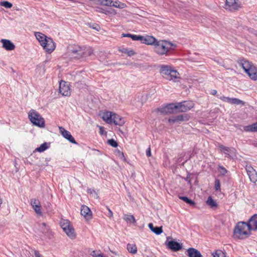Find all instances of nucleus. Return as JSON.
Instances as JSON below:
<instances>
[{
	"instance_id": "48",
	"label": "nucleus",
	"mask_w": 257,
	"mask_h": 257,
	"mask_svg": "<svg viewBox=\"0 0 257 257\" xmlns=\"http://www.w3.org/2000/svg\"><path fill=\"white\" fill-rule=\"evenodd\" d=\"M221 100H222L223 101L227 102L228 103H229L230 99V98L229 97H225V96H221L219 98Z\"/></svg>"
},
{
	"instance_id": "36",
	"label": "nucleus",
	"mask_w": 257,
	"mask_h": 257,
	"mask_svg": "<svg viewBox=\"0 0 257 257\" xmlns=\"http://www.w3.org/2000/svg\"><path fill=\"white\" fill-rule=\"evenodd\" d=\"M88 193L91 195V197L94 198H98V196L96 192L94 189H88L87 190Z\"/></svg>"
},
{
	"instance_id": "42",
	"label": "nucleus",
	"mask_w": 257,
	"mask_h": 257,
	"mask_svg": "<svg viewBox=\"0 0 257 257\" xmlns=\"http://www.w3.org/2000/svg\"><path fill=\"white\" fill-rule=\"evenodd\" d=\"M219 171L222 175H224L227 172V170L222 166L219 165Z\"/></svg>"
},
{
	"instance_id": "27",
	"label": "nucleus",
	"mask_w": 257,
	"mask_h": 257,
	"mask_svg": "<svg viewBox=\"0 0 257 257\" xmlns=\"http://www.w3.org/2000/svg\"><path fill=\"white\" fill-rule=\"evenodd\" d=\"M229 103H230L232 104H237V105H238V104L244 105V102L243 101H242L238 98H230V101H229Z\"/></svg>"
},
{
	"instance_id": "53",
	"label": "nucleus",
	"mask_w": 257,
	"mask_h": 257,
	"mask_svg": "<svg viewBox=\"0 0 257 257\" xmlns=\"http://www.w3.org/2000/svg\"><path fill=\"white\" fill-rule=\"evenodd\" d=\"M210 93L211 95H215L217 94V91L214 89L211 90Z\"/></svg>"
},
{
	"instance_id": "55",
	"label": "nucleus",
	"mask_w": 257,
	"mask_h": 257,
	"mask_svg": "<svg viewBox=\"0 0 257 257\" xmlns=\"http://www.w3.org/2000/svg\"><path fill=\"white\" fill-rule=\"evenodd\" d=\"M98 28H99V26L96 25L95 26L92 27V28L95 30H98Z\"/></svg>"
},
{
	"instance_id": "30",
	"label": "nucleus",
	"mask_w": 257,
	"mask_h": 257,
	"mask_svg": "<svg viewBox=\"0 0 257 257\" xmlns=\"http://www.w3.org/2000/svg\"><path fill=\"white\" fill-rule=\"evenodd\" d=\"M207 204L211 206V207H216L217 203L215 202V201L211 198V197H209L206 201Z\"/></svg>"
},
{
	"instance_id": "49",
	"label": "nucleus",
	"mask_w": 257,
	"mask_h": 257,
	"mask_svg": "<svg viewBox=\"0 0 257 257\" xmlns=\"http://www.w3.org/2000/svg\"><path fill=\"white\" fill-rule=\"evenodd\" d=\"M146 155L147 157H150L151 156V148L149 147L146 151Z\"/></svg>"
},
{
	"instance_id": "38",
	"label": "nucleus",
	"mask_w": 257,
	"mask_h": 257,
	"mask_svg": "<svg viewBox=\"0 0 257 257\" xmlns=\"http://www.w3.org/2000/svg\"><path fill=\"white\" fill-rule=\"evenodd\" d=\"M0 5L8 9H10L13 6L12 4L8 1H4L1 2Z\"/></svg>"
},
{
	"instance_id": "18",
	"label": "nucleus",
	"mask_w": 257,
	"mask_h": 257,
	"mask_svg": "<svg viewBox=\"0 0 257 257\" xmlns=\"http://www.w3.org/2000/svg\"><path fill=\"white\" fill-rule=\"evenodd\" d=\"M125 121L124 119L119 115L113 113L112 116V123L115 125L121 126L124 124Z\"/></svg>"
},
{
	"instance_id": "33",
	"label": "nucleus",
	"mask_w": 257,
	"mask_h": 257,
	"mask_svg": "<svg viewBox=\"0 0 257 257\" xmlns=\"http://www.w3.org/2000/svg\"><path fill=\"white\" fill-rule=\"evenodd\" d=\"M121 52L127 54L128 56H132L135 54V53L133 50H128L127 48H122L121 50Z\"/></svg>"
},
{
	"instance_id": "14",
	"label": "nucleus",
	"mask_w": 257,
	"mask_h": 257,
	"mask_svg": "<svg viewBox=\"0 0 257 257\" xmlns=\"http://www.w3.org/2000/svg\"><path fill=\"white\" fill-rule=\"evenodd\" d=\"M80 213L87 220H89L92 218V212L90 209L85 205L81 206Z\"/></svg>"
},
{
	"instance_id": "9",
	"label": "nucleus",
	"mask_w": 257,
	"mask_h": 257,
	"mask_svg": "<svg viewBox=\"0 0 257 257\" xmlns=\"http://www.w3.org/2000/svg\"><path fill=\"white\" fill-rule=\"evenodd\" d=\"M176 109H178L177 105L174 103H170L164 107L157 108V110L158 111L164 114L173 113Z\"/></svg>"
},
{
	"instance_id": "28",
	"label": "nucleus",
	"mask_w": 257,
	"mask_h": 257,
	"mask_svg": "<svg viewBox=\"0 0 257 257\" xmlns=\"http://www.w3.org/2000/svg\"><path fill=\"white\" fill-rule=\"evenodd\" d=\"M218 147L220 150L223 151L224 153L225 154H226L228 156H230L229 153H230L231 151V149H230L227 147H225L224 146H223L222 145H219Z\"/></svg>"
},
{
	"instance_id": "58",
	"label": "nucleus",
	"mask_w": 257,
	"mask_h": 257,
	"mask_svg": "<svg viewBox=\"0 0 257 257\" xmlns=\"http://www.w3.org/2000/svg\"><path fill=\"white\" fill-rule=\"evenodd\" d=\"M170 238H171V237H170V236H168V237H167V241H168L169 239H170Z\"/></svg>"
},
{
	"instance_id": "29",
	"label": "nucleus",
	"mask_w": 257,
	"mask_h": 257,
	"mask_svg": "<svg viewBox=\"0 0 257 257\" xmlns=\"http://www.w3.org/2000/svg\"><path fill=\"white\" fill-rule=\"evenodd\" d=\"M111 7H113L115 8H117L119 9H123L125 8V5L123 3H120L118 1H112V3L111 4Z\"/></svg>"
},
{
	"instance_id": "35",
	"label": "nucleus",
	"mask_w": 257,
	"mask_h": 257,
	"mask_svg": "<svg viewBox=\"0 0 257 257\" xmlns=\"http://www.w3.org/2000/svg\"><path fill=\"white\" fill-rule=\"evenodd\" d=\"M48 148L47 144L46 143H43L39 147L36 149V151L39 152H43Z\"/></svg>"
},
{
	"instance_id": "45",
	"label": "nucleus",
	"mask_w": 257,
	"mask_h": 257,
	"mask_svg": "<svg viewBox=\"0 0 257 257\" xmlns=\"http://www.w3.org/2000/svg\"><path fill=\"white\" fill-rule=\"evenodd\" d=\"M40 204H40V201L38 200H37L36 199H31V205L32 206V207H34L37 205H40Z\"/></svg>"
},
{
	"instance_id": "19",
	"label": "nucleus",
	"mask_w": 257,
	"mask_h": 257,
	"mask_svg": "<svg viewBox=\"0 0 257 257\" xmlns=\"http://www.w3.org/2000/svg\"><path fill=\"white\" fill-rule=\"evenodd\" d=\"M113 113L111 111H105L103 112L102 118L107 123H112V116Z\"/></svg>"
},
{
	"instance_id": "56",
	"label": "nucleus",
	"mask_w": 257,
	"mask_h": 257,
	"mask_svg": "<svg viewBox=\"0 0 257 257\" xmlns=\"http://www.w3.org/2000/svg\"><path fill=\"white\" fill-rule=\"evenodd\" d=\"M189 175H190L189 174L188 175L187 177H186V181H188V178H189Z\"/></svg>"
},
{
	"instance_id": "12",
	"label": "nucleus",
	"mask_w": 257,
	"mask_h": 257,
	"mask_svg": "<svg viewBox=\"0 0 257 257\" xmlns=\"http://www.w3.org/2000/svg\"><path fill=\"white\" fill-rule=\"evenodd\" d=\"M189 119V116L187 114H183L176 116H173L168 119V122L170 124H173L176 122H180L183 121H187Z\"/></svg>"
},
{
	"instance_id": "15",
	"label": "nucleus",
	"mask_w": 257,
	"mask_h": 257,
	"mask_svg": "<svg viewBox=\"0 0 257 257\" xmlns=\"http://www.w3.org/2000/svg\"><path fill=\"white\" fill-rule=\"evenodd\" d=\"M166 244L169 248L174 251H179L182 247L179 242L175 240L168 241L166 242Z\"/></svg>"
},
{
	"instance_id": "43",
	"label": "nucleus",
	"mask_w": 257,
	"mask_h": 257,
	"mask_svg": "<svg viewBox=\"0 0 257 257\" xmlns=\"http://www.w3.org/2000/svg\"><path fill=\"white\" fill-rule=\"evenodd\" d=\"M215 189L216 191L220 190V182L219 179H216L215 181Z\"/></svg>"
},
{
	"instance_id": "10",
	"label": "nucleus",
	"mask_w": 257,
	"mask_h": 257,
	"mask_svg": "<svg viewBox=\"0 0 257 257\" xmlns=\"http://www.w3.org/2000/svg\"><path fill=\"white\" fill-rule=\"evenodd\" d=\"M179 111L186 112L194 106V103L191 101H185L176 104Z\"/></svg>"
},
{
	"instance_id": "57",
	"label": "nucleus",
	"mask_w": 257,
	"mask_h": 257,
	"mask_svg": "<svg viewBox=\"0 0 257 257\" xmlns=\"http://www.w3.org/2000/svg\"><path fill=\"white\" fill-rule=\"evenodd\" d=\"M253 145H254L255 147H257V142H256V143H253Z\"/></svg>"
},
{
	"instance_id": "52",
	"label": "nucleus",
	"mask_w": 257,
	"mask_h": 257,
	"mask_svg": "<svg viewBox=\"0 0 257 257\" xmlns=\"http://www.w3.org/2000/svg\"><path fill=\"white\" fill-rule=\"evenodd\" d=\"M34 254L35 257H41V255L40 254L39 252L37 250L35 251Z\"/></svg>"
},
{
	"instance_id": "13",
	"label": "nucleus",
	"mask_w": 257,
	"mask_h": 257,
	"mask_svg": "<svg viewBox=\"0 0 257 257\" xmlns=\"http://www.w3.org/2000/svg\"><path fill=\"white\" fill-rule=\"evenodd\" d=\"M59 128L60 132L64 138L68 140L71 143L74 144H77L69 132L65 130L62 126H59Z\"/></svg>"
},
{
	"instance_id": "51",
	"label": "nucleus",
	"mask_w": 257,
	"mask_h": 257,
	"mask_svg": "<svg viewBox=\"0 0 257 257\" xmlns=\"http://www.w3.org/2000/svg\"><path fill=\"white\" fill-rule=\"evenodd\" d=\"M133 36V34H122V37H130L132 39V36Z\"/></svg>"
},
{
	"instance_id": "41",
	"label": "nucleus",
	"mask_w": 257,
	"mask_h": 257,
	"mask_svg": "<svg viewBox=\"0 0 257 257\" xmlns=\"http://www.w3.org/2000/svg\"><path fill=\"white\" fill-rule=\"evenodd\" d=\"M112 1L111 0H101V3L104 6L111 7Z\"/></svg>"
},
{
	"instance_id": "50",
	"label": "nucleus",
	"mask_w": 257,
	"mask_h": 257,
	"mask_svg": "<svg viewBox=\"0 0 257 257\" xmlns=\"http://www.w3.org/2000/svg\"><path fill=\"white\" fill-rule=\"evenodd\" d=\"M107 209L108 210V213L107 216L108 217H109L110 218L112 217L113 213H112V211L108 208H107Z\"/></svg>"
},
{
	"instance_id": "46",
	"label": "nucleus",
	"mask_w": 257,
	"mask_h": 257,
	"mask_svg": "<svg viewBox=\"0 0 257 257\" xmlns=\"http://www.w3.org/2000/svg\"><path fill=\"white\" fill-rule=\"evenodd\" d=\"M41 225L43 233H45L49 230L48 227L47 226L46 224L45 223H42Z\"/></svg>"
},
{
	"instance_id": "31",
	"label": "nucleus",
	"mask_w": 257,
	"mask_h": 257,
	"mask_svg": "<svg viewBox=\"0 0 257 257\" xmlns=\"http://www.w3.org/2000/svg\"><path fill=\"white\" fill-rule=\"evenodd\" d=\"M124 219L127 222H129L131 223H135L136 222V219L134 216L132 215L125 214L124 217Z\"/></svg>"
},
{
	"instance_id": "40",
	"label": "nucleus",
	"mask_w": 257,
	"mask_h": 257,
	"mask_svg": "<svg viewBox=\"0 0 257 257\" xmlns=\"http://www.w3.org/2000/svg\"><path fill=\"white\" fill-rule=\"evenodd\" d=\"M212 255L213 257H225L224 253L220 250L216 251Z\"/></svg>"
},
{
	"instance_id": "26",
	"label": "nucleus",
	"mask_w": 257,
	"mask_h": 257,
	"mask_svg": "<svg viewBox=\"0 0 257 257\" xmlns=\"http://www.w3.org/2000/svg\"><path fill=\"white\" fill-rule=\"evenodd\" d=\"M127 250L133 254H135L137 251V248L135 244L128 243L127 245Z\"/></svg>"
},
{
	"instance_id": "17",
	"label": "nucleus",
	"mask_w": 257,
	"mask_h": 257,
	"mask_svg": "<svg viewBox=\"0 0 257 257\" xmlns=\"http://www.w3.org/2000/svg\"><path fill=\"white\" fill-rule=\"evenodd\" d=\"M1 42L3 44V48L7 51H11L15 49V45L9 40L2 39Z\"/></svg>"
},
{
	"instance_id": "7",
	"label": "nucleus",
	"mask_w": 257,
	"mask_h": 257,
	"mask_svg": "<svg viewBox=\"0 0 257 257\" xmlns=\"http://www.w3.org/2000/svg\"><path fill=\"white\" fill-rule=\"evenodd\" d=\"M60 224L64 231L70 238L74 239L76 237L75 230L68 220H61L60 222Z\"/></svg>"
},
{
	"instance_id": "20",
	"label": "nucleus",
	"mask_w": 257,
	"mask_h": 257,
	"mask_svg": "<svg viewBox=\"0 0 257 257\" xmlns=\"http://www.w3.org/2000/svg\"><path fill=\"white\" fill-rule=\"evenodd\" d=\"M247 224H250L251 230H257V214H254L250 218Z\"/></svg>"
},
{
	"instance_id": "54",
	"label": "nucleus",
	"mask_w": 257,
	"mask_h": 257,
	"mask_svg": "<svg viewBox=\"0 0 257 257\" xmlns=\"http://www.w3.org/2000/svg\"><path fill=\"white\" fill-rule=\"evenodd\" d=\"M91 255L94 256V257H98V255H97L95 253V251H93L91 253ZM99 255H100L99 254Z\"/></svg>"
},
{
	"instance_id": "16",
	"label": "nucleus",
	"mask_w": 257,
	"mask_h": 257,
	"mask_svg": "<svg viewBox=\"0 0 257 257\" xmlns=\"http://www.w3.org/2000/svg\"><path fill=\"white\" fill-rule=\"evenodd\" d=\"M238 63L240 66L244 70L246 73H247L249 72V70L251 69L252 66H254L248 60L245 59L240 60L238 61Z\"/></svg>"
},
{
	"instance_id": "34",
	"label": "nucleus",
	"mask_w": 257,
	"mask_h": 257,
	"mask_svg": "<svg viewBox=\"0 0 257 257\" xmlns=\"http://www.w3.org/2000/svg\"><path fill=\"white\" fill-rule=\"evenodd\" d=\"M179 198L183 200L186 203L189 204L190 205H193L195 204V202L193 200L189 199L187 197L180 196L179 197Z\"/></svg>"
},
{
	"instance_id": "23",
	"label": "nucleus",
	"mask_w": 257,
	"mask_h": 257,
	"mask_svg": "<svg viewBox=\"0 0 257 257\" xmlns=\"http://www.w3.org/2000/svg\"><path fill=\"white\" fill-rule=\"evenodd\" d=\"M250 79L254 80H257V67L253 66H252L251 69L247 73Z\"/></svg>"
},
{
	"instance_id": "59",
	"label": "nucleus",
	"mask_w": 257,
	"mask_h": 257,
	"mask_svg": "<svg viewBox=\"0 0 257 257\" xmlns=\"http://www.w3.org/2000/svg\"><path fill=\"white\" fill-rule=\"evenodd\" d=\"M122 156L123 158H124V155H123V153H122Z\"/></svg>"
},
{
	"instance_id": "5",
	"label": "nucleus",
	"mask_w": 257,
	"mask_h": 257,
	"mask_svg": "<svg viewBox=\"0 0 257 257\" xmlns=\"http://www.w3.org/2000/svg\"><path fill=\"white\" fill-rule=\"evenodd\" d=\"M28 117L31 122L34 125L40 127H44L45 126L44 119L35 110L31 109L29 112Z\"/></svg>"
},
{
	"instance_id": "32",
	"label": "nucleus",
	"mask_w": 257,
	"mask_h": 257,
	"mask_svg": "<svg viewBox=\"0 0 257 257\" xmlns=\"http://www.w3.org/2000/svg\"><path fill=\"white\" fill-rule=\"evenodd\" d=\"M250 181L253 183H256L257 181V173L256 171H253L252 173L248 175Z\"/></svg>"
},
{
	"instance_id": "21",
	"label": "nucleus",
	"mask_w": 257,
	"mask_h": 257,
	"mask_svg": "<svg viewBox=\"0 0 257 257\" xmlns=\"http://www.w3.org/2000/svg\"><path fill=\"white\" fill-rule=\"evenodd\" d=\"M187 255L189 257H202L199 251L194 248H189L187 249Z\"/></svg>"
},
{
	"instance_id": "2",
	"label": "nucleus",
	"mask_w": 257,
	"mask_h": 257,
	"mask_svg": "<svg viewBox=\"0 0 257 257\" xmlns=\"http://www.w3.org/2000/svg\"><path fill=\"white\" fill-rule=\"evenodd\" d=\"M69 51L71 56L76 59L89 56L93 52V50L90 47H81L75 45L70 46Z\"/></svg>"
},
{
	"instance_id": "37",
	"label": "nucleus",
	"mask_w": 257,
	"mask_h": 257,
	"mask_svg": "<svg viewBox=\"0 0 257 257\" xmlns=\"http://www.w3.org/2000/svg\"><path fill=\"white\" fill-rule=\"evenodd\" d=\"M33 208L34 209V210H35V212L38 214V215H42V211H41V204L40 205H37L34 207H33Z\"/></svg>"
},
{
	"instance_id": "8",
	"label": "nucleus",
	"mask_w": 257,
	"mask_h": 257,
	"mask_svg": "<svg viewBox=\"0 0 257 257\" xmlns=\"http://www.w3.org/2000/svg\"><path fill=\"white\" fill-rule=\"evenodd\" d=\"M226 9L234 12L242 8V5L239 0H226Z\"/></svg>"
},
{
	"instance_id": "4",
	"label": "nucleus",
	"mask_w": 257,
	"mask_h": 257,
	"mask_svg": "<svg viewBox=\"0 0 257 257\" xmlns=\"http://www.w3.org/2000/svg\"><path fill=\"white\" fill-rule=\"evenodd\" d=\"M160 72L163 77L169 80L178 81L179 78V73L175 70L172 69L170 66L162 65Z\"/></svg>"
},
{
	"instance_id": "3",
	"label": "nucleus",
	"mask_w": 257,
	"mask_h": 257,
	"mask_svg": "<svg viewBox=\"0 0 257 257\" xmlns=\"http://www.w3.org/2000/svg\"><path fill=\"white\" fill-rule=\"evenodd\" d=\"M247 230H251L250 224L245 222H239L234 229V236L238 239H244L249 235Z\"/></svg>"
},
{
	"instance_id": "44",
	"label": "nucleus",
	"mask_w": 257,
	"mask_h": 257,
	"mask_svg": "<svg viewBox=\"0 0 257 257\" xmlns=\"http://www.w3.org/2000/svg\"><path fill=\"white\" fill-rule=\"evenodd\" d=\"M143 39V36L133 35L132 36V39L134 41H140L142 42Z\"/></svg>"
},
{
	"instance_id": "6",
	"label": "nucleus",
	"mask_w": 257,
	"mask_h": 257,
	"mask_svg": "<svg viewBox=\"0 0 257 257\" xmlns=\"http://www.w3.org/2000/svg\"><path fill=\"white\" fill-rule=\"evenodd\" d=\"M172 44L166 41L156 42L154 46L155 52L161 55L167 54L171 49Z\"/></svg>"
},
{
	"instance_id": "11",
	"label": "nucleus",
	"mask_w": 257,
	"mask_h": 257,
	"mask_svg": "<svg viewBox=\"0 0 257 257\" xmlns=\"http://www.w3.org/2000/svg\"><path fill=\"white\" fill-rule=\"evenodd\" d=\"M59 92L63 96H69L71 93L69 84L65 81H61L59 84Z\"/></svg>"
},
{
	"instance_id": "47",
	"label": "nucleus",
	"mask_w": 257,
	"mask_h": 257,
	"mask_svg": "<svg viewBox=\"0 0 257 257\" xmlns=\"http://www.w3.org/2000/svg\"><path fill=\"white\" fill-rule=\"evenodd\" d=\"M246 170L248 175L252 173L253 171H255V170L251 166H246Z\"/></svg>"
},
{
	"instance_id": "24",
	"label": "nucleus",
	"mask_w": 257,
	"mask_h": 257,
	"mask_svg": "<svg viewBox=\"0 0 257 257\" xmlns=\"http://www.w3.org/2000/svg\"><path fill=\"white\" fill-rule=\"evenodd\" d=\"M148 226L151 230L157 235L160 234L163 232L162 226L154 227L152 223H149Z\"/></svg>"
},
{
	"instance_id": "1",
	"label": "nucleus",
	"mask_w": 257,
	"mask_h": 257,
	"mask_svg": "<svg viewBox=\"0 0 257 257\" xmlns=\"http://www.w3.org/2000/svg\"><path fill=\"white\" fill-rule=\"evenodd\" d=\"M35 36L46 52L50 54L55 50V43L52 38L40 32H36Z\"/></svg>"
},
{
	"instance_id": "25",
	"label": "nucleus",
	"mask_w": 257,
	"mask_h": 257,
	"mask_svg": "<svg viewBox=\"0 0 257 257\" xmlns=\"http://www.w3.org/2000/svg\"><path fill=\"white\" fill-rule=\"evenodd\" d=\"M243 129L245 132H257V122L251 125L245 126Z\"/></svg>"
},
{
	"instance_id": "39",
	"label": "nucleus",
	"mask_w": 257,
	"mask_h": 257,
	"mask_svg": "<svg viewBox=\"0 0 257 257\" xmlns=\"http://www.w3.org/2000/svg\"><path fill=\"white\" fill-rule=\"evenodd\" d=\"M107 144L114 148H116L118 146L117 142L112 139L108 140Z\"/></svg>"
},
{
	"instance_id": "22",
	"label": "nucleus",
	"mask_w": 257,
	"mask_h": 257,
	"mask_svg": "<svg viewBox=\"0 0 257 257\" xmlns=\"http://www.w3.org/2000/svg\"><path fill=\"white\" fill-rule=\"evenodd\" d=\"M157 42L156 39L153 36H143V39L142 41V43L147 45H155Z\"/></svg>"
}]
</instances>
